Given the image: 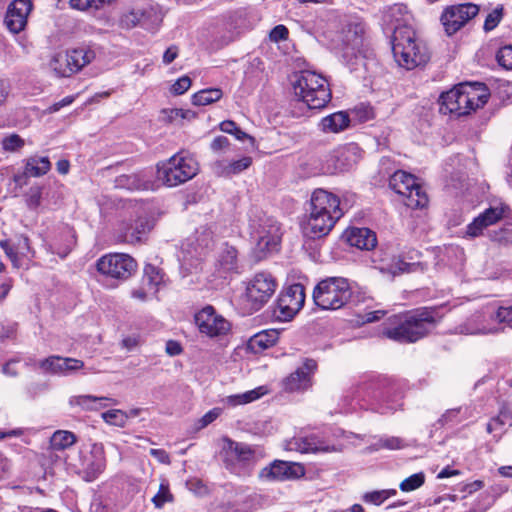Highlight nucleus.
Instances as JSON below:
<instances>
[{
    "instance_id": "nucleus-16",
    "label": "nucleus",
    "mask_w": 512,
    "mask_h": 512,
    "mask_svg": "<svg viewBox=\"0 0 512 512\" xmlns=\"http://www.w3.org/2000/svg\"><path fill=\"white\" fill-rule=\"evenodd\" d=\"M318 370V363L312 358H305L302 366L290 373L281 382L286 393H304L313 386V377Z\"/></svg>"
},
{
    "instance_id": "nucleus-27",
    "label": "nucleus",
    "mask_w": 512,
    "mask_h": 512,
    "mask_svg": "<svg viewBox=\"0 0 512 512\" xmlns=\"http://www.w3.org/2000/svg\"><path fill=\"white\" fill-rule=\"evenodd\" d=\"M51 169V162L48 157L32 156L25 160V166L22 175H15L14 181L20 183L23 178L41 177L47 174Z\"/></svg>"
},
{
    "instance_id": "nucleus-11",
    "label": "nucleus",
    "mask_w": 512,
    "mask_h": 512,
    "mask_svg": "<svg viewBox=\"0 0 512 512\" xmlns=\"http://www.w3.org/2000/svg\"><path fill=\"white\" fill-rule=\"evenodd\" d=\"M96 268L102 275L125 280L134 274L137 262L128 254L109 253L97 260Z\"/></svg>"
},
{
    "instance_id": "nucleus-6",
    "label": "nucleus",
    "mask_w": 512,
    "mask_h": 512,
    "mask_svg": "<svg viewBox=\"0 0 512 512\" xmlns=\"http://www.w3.org/2000/svg\"><path fill=\"white\" fill-rule=\"evenodd\" d=\"M352 297V288L344 277H327L317 283L312 298L321 310H339L345 307Z\"/></svg>"
},
{
    "instance_id": "nucleus-30",
    "label": "nucleus",
    "mask_w": 512,
    "mask_h": 512,
    "mask_svg": "<svg viewBox=\"0 0 512 512\" xmlns=\"http://www.w3.org/2000/svg\"><path fill=\"white\" fill-rule=\"evenodd\" d=\"M77 442V436L67 430L55 431L49 441V449L52 451H63Z\"/></svg>"
},
{
    "instance_id": "nucleus-7",
    "label": "nucleus",
    "mask_w": 512,
    "mask_h": 512,
    "mask_svg": "<svg viewBox=\"0 0 512 512\" xmlns=\"http://www.w3.org/2000/svg\"><path fill=\"white\" fill-rule=\"evenodd\" d=\"M198 173V163L190 156L177 153L157 164V178L168 187H175L192 179Z\"/></svg>"
},
{
    "instance_id": "nucleus-9",
    "label": "nucleus",
    "mask_w": 512,
    "mask_h": 512,
    "mask_svg": "<svg viewBox=\"0 0 512 512\" xmlns=\"http://www.w3.org/2000/svg\"><path fill=\"white\" fill-rule=\"evenodd\" d=\"M479 11V6L470 2L449 5L443 9L440 22L445 33L452 36L475 18Z\"/></svg>"
},
{
    "instance_id": "nucleus-57",
    "label": "nucleus",
    "mask_w": 512,
    "mask_h": 512,
    "mask_svg": "<svg viewBox=\"0 0 512 512\" xmlns=\"http://www.w3.org/2000/svg\"><path fill=\"white\" fill-rule=\"evenodd\" d=\"M75 99H76L75 95L66 96L62 100L55 102L51 106H49L47 108V112L50 114L55 113V112L59 111L61 108L71 105L75 101Z\"/></svg>"
},
{
    "instance_id": "nucleus-22",
    "label": "nucleus",
    "mask_w": 512,
    "mask_h": 512,
    "mask_svg": "<svg viewBox=\"0 0 512 512\" xmlns=\"http://www.w3.org/2000/svg\"><path fill=\"white\" fill-rule=\"evenodd\" d=\"M287 450L300 453H329L335 452L336 448L318 435L311 434L303 437H293L287 442Z\"/></svg>"
},
{
    "instance_id": "nucleus-32",
    "label": "nucleus",
    "mask_w": 512,
    "mask_h": 512,
    "mask_svg": "<svg viewBox=\"0 0 512 512\" xmlns=\"http://www.w3.org/2000/svg\"><path fill=\"white\" fill-rule=\"evenodd\" d=\"M163 282V274L161 269L158 267L147 264L144 267V274L142 277V284L146 287H148V290L152 294H156L159 290V286Z\"/></svg>"
},
{
    "instance_id": "nucleus-14",
    "label": "nucleus",
    "mask_w": 512,
    "mask_h": 512,
    "mask_svg": "<svg viewBox=\"0 0 512 512\" xmlns=\"http://www.w3.org/2000/svg\"><path fill=\"white\" fill-rule=\"evenodd\" d=\"M306 468L302 463L275 459L259 472V479L266 482L294 481L304 477Z\"/></svg>"
},
{
    "instance_id": "nucleus-45",
    "label": "nucleus",
    "mask_w": 512,
    "mask_h": 512,
    "mask_svg": "<svg viewBox=\"0 0 512 512\" xmlns=\"http://www.w3.org/2000/svg\"><path fill=\"white\" fill-rule=\"evenodd\" d=\"M497 62L506 70H512V45L501 47L496 54Z\"/></svg>"
},
{
    "instance_id": "nucleus-2",
    "label": "nucleus",
    "mask_w": 512,
    "mask_h": 512,
    "mask_svg": "<svg viewBox=\"0 0 512 512\" xmlns=\"http://www.w3.org/2000/svg\"><path fill=\"white\" fill-rule=\"evenodd\" d=\"M341 200L336 194L322 188L311 193L305 233L312 239L327 236L343 217Z\"/></svg>"
},
{
    "instance_id": "nucleus-33",
    "label": "nucleus",
    "mask_w": 512,
    "mask_h": 512,
    "mask_svg": "<svg viewBox=\"0 0 512 512\" xmlns=\"http://www.w3.org/2000/svg\"><path fill=\"white\" fill-rule=\"evenodd\" d=\"M222 97L223 91L220 88H206L194 93L191 101L195 106H206L219 101Z\"/></svg>"
},
{
    "instance_id": "nucleus-64",
    "label": "nucleus",
    "mask_w": 512,
    "mask_h": 512,
    "mask_svg": "<svg viewBox=\"0 0 512 512\" xmlns=\"http://www.w3.org/2000/svg\"><path fill=\"white\" fill-rule=\"evenodd\" d=\"M484 487V482L482 480H475L470 483H467L461 489L462 492H466L468 494H472L476 491L481 490Z\"/></svg>"
},
{
    "instance_id": "nucleus-61",
    "label": "nucleus",
    "mask_w": 512,
    "mask_h": 512,
    "mask_svg": "<svg viewBox=\"0 0 512 512\" xmlns=\"http://www.w3.org/2000/svg\"><path fill=\"white\" fill-rule=\"evenodd\" d=\"M165 351L170 356L180 355L183 351L181 344L176 340H168L166 342Z\"/></svg>"
},
{
    "instance_id": "nucleus-24",
    "label": "nucleus",
    "mask_w": 512,
    "mask_h": 512,
    "mask_svg": "<svg viewBox=\"0 0 512 512\" xmlns=\"http://www.w3.org/2000/svg\"><path fill=\"white\" fill-rule=\"evenodd\" d=\"M223 453L225 461H238L249 463L254 459L255 450L248 444L234 441L228 437L223 438Z\"/></svg>"
},
{
    "instance_id": "nucleus-55",
    "label": "nucleus",
    "mask_w": 512,
    "mask_h": 512,
    "mask_svg": "<svg viewBox=\"0 0 512 512\" xmlns=\"http://www.w3.org/2000/svg\"><path fill=\"white\" fill-rule=\"evenodd\" d=\"M222 414V409L219 407H215L208 412H206L202 418L200 419L201 426L206 427L215 421Z\"/></svg>"
},
{
    "instance_id": "nucleus-46",
    "label": "nucleus",
    "mask_w": 512,
    "mask_h": 512,
    "mask_svg": "<svg viewBox=\"0 0 512 512\" xmlns=\"http://www.w3.org/2000/svg\"><path fill=\"white\" fill-rule=\"evenodd\" d=\"M192 85V80L189 76L184 75L178 78L170 87V93L175 96L184 94Z\"/></svg>"
},
{
    "instance_id": "nucleus-47",
    "label": "nucleus",
    "mask_w": 512,
    "mask_h": 512,
    "mask_svg": "<svg viewBox=\"0 0 512 512\" xmlns=\"http://www.w3.org/2000/svg\"><path fill=\"white\" fill-rule=\"evenodd\" d=\"M353 113L360 121H368L374 118V110L369 104L360 103L353 109Z\"/></svg>"
},
{
    "instance_id": "nucleus-38",
    "label": "nucleus",
    "mask_w": 512,
    "mask_h": 512,
    "mask_svg": "<svg viewBox=\"0 0 512 512\" xmlns=\"http://www.w3.org/2000/svg\"><path fill=\"white\" fill-rule=\"evenodd\" d=\"M425 483V474L424 472H418L410 475L405 478L399 485V488L402 492H411L414 491Z\"/></svg>"
},
{
    "instance_id": "nucleus-53",
    "label": "nucleus",
    "mask_w": 512,
    "mask_h": 512,
    "mask_svg": "<svg viewBox=\"0 0 512 512\" xmlns=\"http://www.w3.org/2000/svg\"><path fill=\"white\" fill-rule=\"evenodd\" d=\"M11 94V84L8 79L0 78V108L3 107Z\"/></svg>"
},
{
    "instance_id": "nucleus-62",
    "label": "nucleus",
    "mask_w": 512,
    "mask_h": 512,
    "mask_svg": "<svg viewBox=\"0 0 512 512\" xmlns=\"http://www.w3.org/2000/svg\"><path fill=\"white\" fill-rule=\"evenodd\" d=\"M179 54V48L176 45H171L166 49V51L163 54V63L168 65L172 63Z\"/></svg>"
},
{
    "instance_id": "nucleus-44",
    "label": "nucleus",
    "mask_w": 512,
    "mask_h": 512,
    "mask_svg": "<svg viewBox=\"0 0 512 512\" xmlns=\"http://www.w3.org/2000/svg\"><path fill=\"white\" fill-rule=\"evenodd\" d=\"M2 148L5 151L14 152L24 147L25 141L18 134L13 133L2 139Z\"/></svg>"
},
{
    "instance_id": "nucleus-40",
    "label": "nucleus",
    "mask_w": 512,
    "mask_h": 512,
    "mask_svg": "<svg viewBox=\"0 0 512 512\" xmlns=\"http://www.w3.org/2000/svg\"><path fill=\"white\" fill-rule=\"evenodd\" d=\"M103 420L114 426L124 427L127 422V414L119 409H111L102 413Z\"/></svg>"
},
{
    "instance_id": "nucleus-51",
    "label": "nucleus",
    "mask_w": 512,
    "mask_h": 512,
    "mask_svg": "<svg viewBox=\"0 0 512 512\" xmlns=\"http://www.w3.org/2000/svg\"><path fill=\"white\" fill-rule=\"evenodd\" d=\"M289 30L285 25L279 24L275 26L269 34V38L273 42L285 41L288 39Z\"/></svg>"
},
{
    "instance_id": "nucleus-59",
    "label": "nucleus",
    "mask_w": 512,
    "mask_h": 512,
    "mask_svg": "<svg viewBox=\"0 0 512 512\" xmlns=\"http://www.w3.org/2000/svg\"><path fill=\"white\" fill-rule=\"evenodd\" d=\"M380 445L382 448L397 450L403 447V441L398 437H389L386 439H382L380 441Z\"/></svg>"
},
{
    "instance_id": "nucleus-37",
    "label": "nucleus",
    "mask_w": 512,
    "mask_h": 512,
    "mask_svg": "<svg viewBox=\"0 0 512 512\" xmlns=\"http://www.w3.org/2000/svg\"><path fill=\"white\" fill-rule=\"evenodd\" d=\"M15 249L20 256V260L22 258L32 260L36 255V251L31 246L30 238L25 234H21L17 237V244Z\"/></svg>"
},
{
    "instance_id": "nucleus-31",
    "label": "nucleus",
    "mask_w": 512,
    "mask_h": 512,
    "mask_svg": "<svg viewBox=\"0 0 512 512\" xmlns=\"http://www.w3.org/2000/svg\"><path fill=\"white\" fill-rule=\"evenodd\" d=\"M252 163L253 160L250 156H244L241 159L230 162L228 165H223L222 162H217L216 166L219 169L218 174L220 176L230 177L248 169Z\"/></svg>"
},
{
    "instance_id": "nucleus-60",
    "label": "nucleus",
    "mask_w": 512,
    "mask_h": 512,
    "mask_svg": "<svg viewBox=\"0 0 512 512\" xmlns=\"http://www.w3.org/2000/svg\"><path fill=\"white\" fill-rule=\"evenodd\" d=\"M150 455L154 457L159 463L169 465L171 463L169 453L164 449H150Z\"/></svg>"
},
{
    "instance_id": "nucleus-5",
    "label": "nucleus",
    "mask_w": 512,
    "mask_h": 512,
    "mask_svg": "<svg viewBox=\"0 0 512 512\" xmlns=\"http://www.w3.org/2000/svg\"><path fill=\"white\" fill-rule=\"evenodd\" d=\"M294 95L309 109L325 108L332 99V92L327 79L309 70L301 71L293 82Z\"/></svg>"
},
{
    "instance_id": "nucleus-29",
    "label": "nucleus",
    "mask_w": 512,
    "mask_h": 512,
    "mask_svg": "<svg viewBox=\"0 0 512 512\" xmlns=\"http://www.w3.org/2000/svg\"><path fill=\"white\" fill-rule=\"evenodd\" d=\"M76 244V236L74 231L70 228H65L60 231L51 244V249L54 254L61 258H65L73 249Z\"/></svg>"
},
{
    "instance_id": "nucleus-26",
    "label": "nucleus",
    "mask_w": 512,
    "mask_h": 512,
    "mask_svg": "<svg viewBox=\"0 0 512 512\" xmlns=\"http://www.w3.org/2000/svg\"><path fill=\"white\" fill-rule=\"evenodd\" d=\"M280 332L276 329H266L254 334L247 342V349L254 354H261L275 346L279 341Z\"/></svg>"
},
{
    "instance_id": "nucleus-12",
    "label": "nucleus",
    "mask_w": 512,
    "mask_h": 512,
    "mask_svg": "<svg viewBox=\"0 0 512 512\" xmlns=\"http://www.w3.org/2000/svg\"><path fill=\"white\" fill-rule=\"evenodd\" d=\"M94 58L93 50L74 48L68 50L65 54L55 55L51 65L58 76L69 77L91 63Z\"/></svg>"
},
{
    "instance_id": "nucleus-36",
    "label": "nucleus",
    "mask_w": 512,
    "mask_h": 512,
    "mask_svg": "<svg viewBox=\"0 0 512 512\" xmlns=\"http://www.w3.org/2000/svg\"><path fill=\"white\" fill-rule=\"evenodd\" d=\"M116 0H69L71 8L79 11L87 10H99L105 6V4H111Z\"/></svg>"
},
{
    "instance_id": "nucleus-49",
    "label": "nucleus",
    "mask_w": 512,
    "mask_h": 512,
    "mask_svg": "<svg viewBox=\"0 0 512 512\" xmlns=\"http://www.w3.org/2000/svg\"><path fill=\"white\" fill-rule=\"evenodd\" d=\"M230 145V140L226 136L218 135L211 141L210 149L215 153H219L228 150Z\"/></svg>"
},
{
    "instance_id": "nucleus-19",
    "label": "nucleus",
    "mask_w": 512,
    "mask_h": 512,
    "mask_svg": "<svg viewBox=\"0 0 512 512\" xmlns=\"http://www.w3.org/2000/svg\"><path fill=\"white\" fill-rule=\"evenodd\" d=\"M509 213L510 207L505 203H500L498 206L485 209L466 226V237L473 239L481 236L486 228L497 224L507 217Z\"/></svg>"
},
{
    "instance_id": "nucleus-41",
    "label": "nucleus",
    "mask_w": 512,
    "mask_h": 512,
    "mask_svg": "<svg viewBox=\"0 0 512 512\" xmlns=\"http://www.w3.org/2000/svg\"><path fill=\"white\" fill-rule=\"evenodd\" d=\"M503 15H504V8L502 5H498L491 12H489L488 15L486 16L484 24H483V29L486 32H489V31H492L493 29H495L501 22Z\"/></svg>"
},
{
    "instance_id": "nucleus-17",
    "label": "nucleus",
    "mask_w": 512,
    "mask_h": 512,
    "mask_svg": "<svg viewBox=\"0 0 512 512\" xmlns=\"http://www.w3.org/2000/svg\"><path fill=\"white\" fill-rule=\"evenodd\" d=\"M305 287L295 283L284 288L277 299L278 318L291 320L304 306Z\"/></svg>"
},
{
    "instance_id": "nucleus-52",
    "label": "nucleus",
    "mask_w": 512,
    "mask_h": 512,
    "mask_svg": "<svg viewBox=\"0 0 512 512\" xmlns=\"http://www.w3.org/2000/svg\"><path fill=\"white\" fill-rule=\"evenodd\" d=\"M192 117H194V113L190 110L174 108L168 111V119L170 122L176 120L190 119Z\"/></svg>"
},
{
    "instance_id": "nucleus-23",
    "label": "nucleus",
    "mask_w": 512,
    "mask_h": 512,
    "mask_svg": "<svg viewBox=\"0 0 512 512\" xmlns=\"http://www.w3.org/2000/svg\"><path fill=\"white\" fill-rule=\"evenodd\" d=\"M150 226L146 218L139 217L131 224L122 226L118 235V241L127 244H139L149 233Z\"/></svg>"
},
{
    "instance_id": "nucleus-13",
    "label": "nucleus",
    "mask_w": 512,
    "mask_h": 512,
    "mask_svg": "<svg viewBox=\"0 0 512 512\" xmlns=\"http://www.w3.org/2000/svg\"><path fill=\"white\" fill-rule=\"evenodd\" d=\"M252 227L257 241L256 248L263 256L277 250L281 241V232L280 224L274 218L264 215L259 218L257 225L253 221Z\"/></svg>"
},
{
    "instance_id": "nucleus-25",
    "label": "nucleus",
    "mask_w": 512,
    "mask_h": 512,
    "mask_svg": "<svg viewBox=\"0 0 512 512\" xmlns=\"http://www.w3.org/2000/svg\"><path fill=\"white\" fill-rule=\"evenodd\" d=\"M347 243L360 250H372L377 245V236L374 231L369 228L351 227L345 231Z\"/></svg>"
},
{
    "instance_id": "nucleus-20",
    "label": "nucleus",
    "mask_w": 512,
    "mask_h": 512,
    "mask_svg": "<svg viewBox=\"0 0 512 512\" xmlns=\"http://www.w3.org/2000/svg\"><path fill=\"white\" fill-rule=\"evenodd\" d=\"M33 9L31 0H14L7 8L4 18V24L7 29L13 33L18 34L23 31L27 26L28 16Z\"/></svg>"
},
{
    "instance_id": "nucleus-15",
    "label": "nucleus",
    "mask_w": 512,
    "mask_h": 512,
    "mask_svg": "<svg viewBox=\"0 0 512 512\" xmlns=\"http://www.w3.org/2000/svg\"><path fill=\"white\" fill-rule=\"evenodd\" d=\"M194 321L199 332L209 338L225 336L231 330V323L218 314L212 305H207L198 311Z\"/></svg>"
},
{
    "instance_id": "nucleus-39",
    "label": "nucleus",
    "mask_w": 512,
    "mask_h": 512,
    "mask_svg": "<svg viewBox=\"0 0 512 512\" xmlns=\"http://www.w3.org/2000/svg\"><path fill=\"white\" fill-rule=\"evenodd\" d=\"M144 16L141 10L132 9L120 17L119 23L122 28L131 29L136 27Z\"/></svg>"
},
{
    "instance_id": "nucleus-43",
    "label": "nucleus",
    "mask_w": 512,
    "mask_h": 512,
    "mask_svg": "<svg viewBox=\"0 0 512 512\" xmlns=\"http://www.w3.org/2000/svg\"><path fill=\"white\" fill-rule=\"evenodd\" d=\"M0 247L11 261L13 268L19 269L21 267L20 256L11 241L9 239L0 240Z\"/></svg>"
},
{
    "instance_id": "nucleus-10",
    "label": "nucleus",
    "mask_w": 512,
    "mask_h": 512,
    "mask_svg": "<svg viewBox=\"0 0 512 512\" xmlns=\"http://www.w3.org/2000/svg\"><path fill=\"white\" fill-rule=\"evenodd\" d=\"M277 282L271 274L257 273L247 284L246 301L254 311L260 310L274 295Z\"/></svg>"
},
{
    "instance_id": "nucleus-4",
    "label": "nucleus",
    "mask_w": 512,
    "mask_h": 512,
    "mask_svg": "<svg viewBox=\"0 0 512 512\" xmlns=\"http://www.w3.org/2000/svg\"><path fill=\"white\" fill-rule=\"evenodd\" d=\"M391 45L395 61L400 67L407 70L424 66L430 60V51L427 45L411 26L396 27L392 34Z\"/></svg>"
},
{
    "instance_id": "nucleus-1",
    "label": "nucleus",
    "mask_w": 512,
    "mask_h": 512,
    "mask_svg": "<svg viewBox=\"0 0 512 512\" xmlns=\"http://www.w3.org/2000/svg\"><path fill=\"white\" fill-rule=\"evenodd\" d=\"M437 322L436 308L419 307L388 317L382 335L398 343H415L428 336Z\"/></svg>"
},
{
    "instance_id": "nucleus-54",
    "label": "nucleus",
    "mask_w": 512,
    "mask_h": 512,
    "mask_svg": "<svg viewBox=\"0 0 512 512\" xmlns=\"http://www.w3.org/2000/svg\"><path fill=\"white\" fill-rule=\"evenodd\" d=\"M265 393H266V389L263 386H260L256 389H253L250 391H247L242 394V402H245V404L253 402V401L259 399Z\"/></svg>"
},
{
    "instance_id": "nucleus-58",
    "label": "nucleus",
    "mask_w": 512,
    "mask_h": 512,
    "mask_svg": "<svg viewBox=\"0 0 512 512\" xmlns=\"http://www.w3.org/2000/svg\"><path fill=\"white\" fill-rule=\"evenodd\" d=\"M81 404L82 405H88L90 402H99L101 406H107L109 402V404H116V401L112 398H108V397H95V396H91V395H86V396H82L81 398Z\"/></svg>"
},
{
    "instance_id": "nucleus-28",
    "label": "nucleus",
    "mask_w": 512,
    "mask_h": 512,
    "mask_svg": "<svg viewBox=\"0 0 512 512\" xmlns=\"http://www.w3.org/2000/svg\"><path fill=\"white\" fill-rule=\"evenodd\" d=\"M350 117L346 111L334 112L323 117L320 121L321 131L324 133H340L350 126Z\"/></svg>"
},
{
    "instance_id": "nucleus-56",
    "label": "nucleus",
    "mask_w": 512,
    "mask_h": 512,
    "mask_svg": "<svg viewBox=\"0 0 512 512\" xmlns=\"http://www.w3.org/2000/svg\"><path fill=\"white\" fill-rule=\"evenodd\" d=\"M360 152L361 149L358 147L355 143H350L346 145L342 151L341 156L345 157L346 159L350 158L351 156L354 157V162H357V160L360 158Z\"/></svg>"
},
{
    "instance_id": "nucleus-34",
    "label": "nucleus",
    "mask_w": 512,
    "mask_h": 512,
    "mask_svg": "<svg viewBox=\"0 0 512 512\" xmlns=\"http://www.w3.org/2000/svg\"><path fill=\"white\" fill-rule=\"evenodd\" d=\"M114 183L116 188L127 190H140L145 186L144 180L137 173L119 175Z\"/></svg>"
},
{
    "instance_id": "nucleus-3",
    "label": "nucleus",
    "mask_w": 512,
    "mask_h": 512,
    "mask_svg": "<svg viewBox=\"0 0 512 512\" xmlns=\"http://www.w3.org/2000/svg\"><path fill=\"white\" fill-rule=\"evenodd\" d=\"M489 97L490 91L484 83H460L440 94L439 110L443 114L466 116L482 108Z\"/></svg>"
},
{
    "instance_id": "nucleus-21",
    "label": "nucleus",
    "mask_w": 512,
    "mask_h": 512,
    "mask_svg": "<svg viewBox=\"0 0 512 512\" xmlns=\"http://www.w3.org/2000/svg\"><path fill=\"white\" fill-rule=\"evenodd\" d=\"M39 368L45 374L67 375L84 367L82 360L70 357L51 355L38 363Z\"/></svg>"
},
{
    "instance_id": "nucleus-35",
    "label": "nucleus",
    "mask_w": 512,
    "mask_h": 512,
    "mask_svg": "<svg viewBox=\"0 0 512 512\" xmlns=\"http://www.w3.org/2000/svg\"><path fill=\"white\" fill-rule=\"evenodd\" d=\"M237 250L232 246H227L219 256L218 264L224 272L237 271Z\"/></svg>"
},
{
    "instance_id": "nucleus-48",
    "label": "nucleus",
    "mask_w": 512,
    "mask_h": 512,
    "mask_svg": "<svg viewBox=\"0 0 512 512\" xmlns=\"http://www.w3.org/2000/svg\"><path fill=\"white\" fill-rule=\"evenodd\" d=\"M386 315L385 310H375L364 312L357 315L358 322L361 324L373 323L379 321Z\"/></svg>"
},
{
    "instance_id": "nucleus-18",
    "label": "nucleus",
    "mask_w": 512,
    "mask_h": 512,
    "mask_svg": "<svg viewBox=\"0 0 512 512\" xmlns=\"http://www.w3.org/2000/svg\"><path fill=\"white\" fill-rule=\"evenodd\" d=\"M79 461L77 473L82 479L86 482L96 480L106 468L104 448L101 445L94 444L89 451H80Z\"/></svg>"
},
{
    "instance_id": "nucleus-8",
    "label": "nucleus",
    "mask_w": 512,
    "mask_h": 512,
    "mask_svg": "<svg viewBox=\"0 0 512 512\" xmlns=\"http://www.w3.org/2000/svg\"><path fill=\"white\" fill-rule=\"evenodd\" d=\"M389 187L402 197L405 206L411 209L427 207L429 198L418 179L403 170H397L389 178Z\"/></svg>"
},
{
    "instance_id": "nucleus-50",
    "label": "nucleus",
    "mask_w": 512,
    "mask_h": 512,
    "mask_svg": "<svg viewBox=\"0 0 512 512\" xmlns=\"http://www.w3.org/2000/svg\"><path fill=\"white\" fill-rule=\"evenodd\" d=\"M496 319L499 323H503L507 327L512 328V306L499 307L496 311Z\"/></svg>"
},
{
    "instance_id": "nucleus-42",
    "label": "nucleus",
    "mask_w": 512,
    "mask_h": 512,
    "mask_svg": "<svg viewBox=\"0 0 512 512\" xmlns=\"http://www.w3.org/2000/svg\"><path fill=\"white\" fill-rule=\"evenodd\" d=\"M396 494V490H379L367 492L363 495V501L374 505H381L385 500Z\"/></svg>"
},
{
    "instance_id": "nucleus-63",
    "label": "nucleus",
    "mask_w": 512,
    "mask_h": 512,
    "mask_svg": "<svg viewBox=\"0 0 512 512\" xmlns=\"http://www.w3.org/2000/svg\"><path fill=\"white\" fill-rule=\"evenodd\" d=\"M140 343V336L139 335H131L127 336L122 339V347L126 348L127 350H133L136 348Z\"/></svg>"
}]
</instances>
